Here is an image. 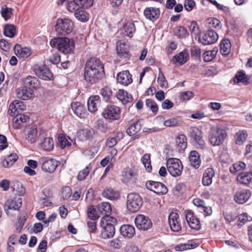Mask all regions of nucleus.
<instances>
[{
    "instance_id": "46",
    "label": "nucleus",
    "mask_w": 252,
    "mask_h": 252,
    "mask_svg": "<svg viewBox=\"0 0 252 252\" xmlns=\"http://www.w3.org/2000/svg\"><path fill=\"white\" fill-rule=\"evenodd\" d=\"M177 147L179 148V150H184L187 147V138L185 135L181 134L179 135L176 141Z\"/></svg>"
},
{
    "instance_id": "30",
    "label": "nucleus",
    "mask_w": 252,
    "mask_h": 252,
    "mask_svg": "<svg viewBox=\"0 0 252 252\" xmlns=\"http://www.w3.org/2000/svg\"><path fill=\"white\" fill-rule=\"evenodd\" d=\"M15 54L20 57L26 58L31 54V50L27 47L23 48L19 44H16L14 47Z\"/></svg>"
},
{
    "instance_id": "33",
    "label": "nucleus",
    "mask_w": 252,
    "mask_h": 252,
    "mask_svg": "<svg viewBox=\"0 0 252 252\" xmlns=\"http://www.w3.org/2000/svg\"><path fill=\"white\" fill-rule=\"evenodd\" d=\"M237 181L241 184L248 185L252 183V173L242 172L237 176Z\"/></svg>"
},
{
    "instance_id": "36",
    "label": "nucleus",
    "mask_w": 252,
    "mask_h": 252,
    "mask_svg": "<svg viewBox=\"0 0 252 252\" xmlns=\"http://www.w3.org/2000/svg\"><path fill=\"white\" fill-rule=\"evenodd\" d=\"M188 54L186 52H182L178 55L174 56L172 61L175 64H183L188 61Z\"/></svg>"
},
{
    "instance_id": "62",
    "label": "nucleus",
    "mask_w": 252,
    "mask_h": 252,
    "mask_svg": "<svg viewBox=\"0 0 252 252\" xmlns=\"http://www.w3.org/2000/svg\"><path fill=\"white\" fill-rule=\"evenodd\" d=\"M1 14L2 17H3L5 20L10 18L11 16L12 15V9L8 8L6 6L2 7Z\"/></svg>"
},
{
    "instance_id": "19",
    "label": "nucleus",
    "mask_w": 252,
    "mask_h": 252,
    "mask_svg": "<svg viewBox=\"0 0 252 252\" xmlns=\"http://www.w3.org/2000/svg\"><path fill=\"white\" fill-rule=\"evenodd\" d=\"M16 94L19 98L23 100L30 99L33 97L32 90L25 87L17 89Z\"/></svg>"
},
{
    "instance_id": "34",
    "label": "nucleus",
    "mask_w": 252,
    "mask_h": 252,
    "mask_svg": "<svg viewBox=\"0 0 252 252\" xmlns=\"http://www.w3.org/2000/svg\"><path fill=\"white\" fill-rule=\"evenodd\" d=\"M29 120V118L28 116L24 114H17L13 118V126L15 128L18 129L22 124L26 123Z\"/></svg>"
},
{
    "instance_id": "11",
    "label": "nucleus",
    "mask_w": 252,
    "mask_h": 252,
    "mask_svg": "<svg viewBox=\"0 0 252 252\" xmlns=\"http://www.w3.org/2000/svg\"><path fill=\"white\" fill-rule=\"evenodd\" d=\"M137 171L133 167H126L122 171L124 182L128 183L134 181L137 177Z\"/></svg>"
},
{
    "instance_id": "53",
    "label": "nucleus",
    "mask_w": 252,
    "mask_h": 252,
    "mask_svg": "<svg viewBox=\"0 0 252 252\" xmlns=\"http://www.w3.org/2000/svg\"><path fill=\"white\" fill-rule=\"evenodd\" d=\"M142 162L144 165L146 170L150 172L152 171V167L151 164V158L150 154H146L144 155L141 159Z\"/></svg>"
},
{
    "instance_id": "14",
    "label": "nucleus",
    "mask_w": 252,
    "mask_h": 252,
    "mask_svg": "<svg viewBox=\"0 0 252 252\" xmlns=\"http://www.w3.org/2000/svg\"><path fill=\"white\" fill-rule=\"evenodd\" d=\"M168 223L172 231L178 232L181 229L179 215L174 212H171L168 216Z\"/></svg>"
},
{
    "instance_id": "24",
    "label": "nucleus",
    "mask_w": 252,
    "mask_h": 252,
    "mask_svg": "<svg viewBox=\"0 0 252 252\" xmlns=\"http://www.w3.org/2000/svg\"><path fill=\"white\" fill-rule=\"evenodd\" d=\"M25 107L23 102L18 100H15L9 105L8 112L11 115H17V114H18V110H23Z\"/></svg>"
},
{
    "instance_id": "63",
    "label": "nucleus",
    "mask_w": 252,
    "mask_h": 252,
    "mask_svg": "<svg viewBox=\"0 0 252 252\" xmlns=\"http://www.w3.org/2000/svg\"><path fill=\"white\" fill-rule=\"evenodd\" d=\"M90 171L89 166H87L84 169L80 171L78 175L77 179L79 181H83L85 179Z\"/></svg>"
},
{
    "instance_id": "22",
    "label": "nucleus",
    "mask_w": 252,
    "mask_h": 252,
    "mask_svg": "<svg viewBox=\"0 0 252 252\" xmlns=\"http://www.w3.org/2000/svg\"><path fill=\"white\" fill-rule=\"evenodd\" d=\"M189 135L190 137L193 139L199 145L203 146L205 142L202 138V131L196 127H191Z\"/></svg>"
},
{
    "instance_id": "35",
    "label": "nucleus",
    "mask_w": 252,
    "mask_h": 252,
    "mask_svg": "<svg viewBox=\"0 0 252 252\" xmlns=\"http://www.w3.org/2000/svg\"><path fill=\"white\" fill-rule=\"evenodd\" d=\"M116 50L120 57L126 58L128 57L127 46L125 43L118 41L117 43Z\"/></svg>"
},
{
    "instance_id": "43",
    "label": "nucleus",
    "mask_w": 252,
    "mask_h": 252,
    "mask_svg": "<svg viewBox=\"0 0 252 252\" xmlns=\"http://www.w3.org/2000/svg\"><path fill=\"white\" fill-rule=\"evenodd\" d=\"M97 208L100 213L109 215L111 213L112 208L109 202H103L97 205Z\"/></svg>"
},
{
    "instance_id": "15",
    "label": "nucleus",
    "mask_w": 252,
    "mask_h": 252,
    "mask_svg": "<svg viewBox=\"0 0 252 252\" xmlns=\"http://www.w3.org/2000/svg\"><path fill=\"white\" fill-rule=\"evenodd\" d=\"M218 39V34L212 30L207 31L202 37L199 38L200 41L204 45L215 43Z\"/></svg>"
},
{
    "instance_id": "41",
    "label": "nucleus",
    "mask_w": 252,
    "mask_h": 252,
    "mask_svg": "<svg viewBox=\"0 0 252 252\" xmlns=\"http://www.w3.org/2000/svg\"><path fill=\"white\" fill-rule=\"evenodd\" d=\"M102 230L101 232L103 238H110L113 237L115 233V225H109L108 227H102Z\"/></svg>"
},
{
    "instance_id": "12",
    "label": "nucleus",
    "mask_w": 252,
    "mask_h": 252,
    "mask_svg": "<svg viewBox=\"0 0 252 252\" xmlns=\"http://www.w3.org/2000/svg\"><path fill=\"white\" fill-rule=\"evenodd\" d=\"M147 188L157 194H165L167 192L166 187L163 184L153 181L146 182Z\"/></svg>"
},
{
    "instance_id": "7",
    "label": "nucleus",
    "mask_w": 252,
    "mask_h": 252,
    "mask_svg": "<svg viewBox=\"0 0 252 252\" xmlns=\"http://www.w3.org/2000/svg\"><path fill=\"white\" fill-rule=\"evenodd\" d=\"M121 112V109L119 107L113 104H110L103 109L102 116L106 120H118L120 118Z\"/></svg>"
},
{
    "instance_id": "61",
    "label": "nucleus",
    "mask_w": 252,
    "mask_h": 252,
    "mask_svg": "<svg viewBox=\"0 0 252 252\" xmlns=\"http://www.w3.org/2000/svg\"><path fill=\"white\" fill-rule=\"evenodd\" d=\"M123 137V133H118L117 137H110L107 140L106 144L109 147H113L118 142V137L122 138Z\"/></svg>"
},
{
    "instance_id": "39",
    "label": "nucleus",
    "mask_w": 252,
    "mask_h": 252,
    "mask_svg": "<svg viewBox=\"0 0 252 252\" xmlns=\"http://www.w3.org/2000/svg\"><path fill=\"white\" fill-rule=\"evenodd\" d=\"M117 223L116 219L109 215H105L100 220L101 227H108L109 225H115Z\"/></svg>"
},
{
    "instance_id": "18",
    "label": "nucleus",
    "mask_w": 252,
    "mask_h": 252,
    "mask_svg": "<svg viewBox=\"0 0 252 252\" xmlns=\"http://www.w3.org/2000/svg\"><path fill=\"white\" fill-rule=\"evenodd\" d=\"M117 80L118 83L125 86H127L132 82L131 75L128 70H125L118 73Z\"/></svg>"
},
{
    "instance_id": "2",
    "label": "nucleus",
    "mask_w": 252,
    "mask_h": 252,
    "mask_svg": "<svg viewBox=\"0 0 252 252\" xmlns=\"http://www.w3.org/2000/svg\"><path fill=\"white\" fill-rule=\"evenodd\" d=\"M52 47H57L59 51L64 54H67L73 51L75 43L72 39L67 37H60L54 38L50 41Z\"/></svg>"
},
{
    "instance_id": "21",
    "label": "nucleus",
    "mask_w": 252,
    "mask_h": 252,
    "mask_svg": "<svg viewBox=\"0 0 252 252\" xmlns=\"http://www.w3.org/2000/svg\"><path fill=\"white\" fill-rule=\"evenodd\" d=\"M71 108L74 114L80 118L84 119L86 116L85 107L80 102H75L71 104Z\"/></svg>"
},
{
    "instance_id": "40",
    "label": "nucleus",
    "mask_w": 252,
    "mask_h": 252,
    "mask_svg": "<svg viewBox=\"0 0 252 252\" xmlns=\"http://www.w3.org/2000/svg\"><path fill=\"white\" fill-rule=\"evenodd\" d=\"M37 134V130L36 127L32 126L28 129L26 138L31 143H33L36 141Z\"/></svg>"
},
{
    "instance_id": "8",
    "label": "nucleus",
    "mask_w": 252,
    "mask_h": 252,
    "mask_svg": "<svg viewBox=\"0 0 252 252\" xmlns=\"http://www.w3.org/2000/svg\"><path fill=\"white\" fill-rule=\"evenodd\" d=\"M39 162L42 164V169L49 173L54 172L57 166L60 164V162L54 159H48L46 158H40Z\"/></svg>"
},
{
    "instance_id": "6",
    "label": "nucleus",
    "mask_w": 252,
    "mask_h": 252,
    "mask_svg": "<svg viewBox=\"0 0 252 252\" xmlns=\"http://www.w3.org/2000/svg\"><path fill=\"white\" fill-rule=\"evenodd\" d=\"M142 205V200L140 195L136 193L127 195L126 208L130 212L135 213L139 210Z\"/></svg>"
},
{
    "instance_id": "3",
    "label": "nucleus",
    "mask_w": 252,
    "mask_h": 252,
    "mask_svg": "<svg viewBox=\"0 0 252 252\" xmlns=\"http://www.w3.org/2000/svg\"><path fill=\"white\" fill-rule=\"evenodd\" d=\"M227 137V133L224 129L219 127H213L209 132V139L213 146H220Z\"/></svg>"
},
{
    "instance_id": "42",
    "label": "nucleus",
    "mask_w": 252,
    "mask_h": 252,
    "mask_svg": "<svg viewBox=\"0 0 252 252\" xmlns=\"http://www.w3.org/2000/svg\"><path fill=\"white\" fill-rule=\"evenodd\" d=\"M124 30L125 31L124 34L131 37L133 36V33L135 32L136 28L133 22H128L124 25Z\"/></svg>"
},
{
    "instance_id": "45",
    "label": "nucleus",
    "mask_w": 252,
    "mask_h": 252,
    "mask_svg": "<svg viewBox=\"0 0 252 252\" xmlns=\"http://www.w3.org/2000/svg\"><path fill=\"white\" fill-rule=\"evenodd\" d=\"M231 44L228 39L223 40L220 45V52L223 55H228L230 51Z\"/></svg>"
},
{
    "instance_id": "27",
    "label": "nucleus",
    "mask_w": 252,
    "mask_h": 252,
    "mask_svg": "<svg viewBox=\"0 0 252 252\" xmlns=\"http://www.w3.org/2000/svg\"><path fill=\"white\" fill-rule=\"evenodd\" d=\"M94 133L93 130L88 128L82 129L78 131L77 137L80 141H85L92 139Z\"/></svg>"
},
{
    "instance_id": "58",
    "label": "nucleus",
    "mask_w": 252,
    "mask_h": 252,
    "mask_svg": "<svg viewBox=\"0 0 252 252\" xmlns=\"http://www.w3.org/2000/svg\"><path fill=\"white\" fill-rule=\"evenodd\" d=\"M158 82L162 87H166L167 85V82L165 79L161 68H158Z\"/></svg>"
},
{
    "instance_id": "49",
    "label": "nucleus",
    "mask_w": 252,
    "mask_h": 252,
    "mask_svg": "<svg viewBox=\"0 0 252 252\" xmlns=\"http://www.w3.org/2000/svg\"><path fill=\"white\" fill-rule=\"evenodd\" d=\"M68 139L70 140L69 137H66L63 134H60L58 136V144L62 149H63L66 147L71 146V142L68 141Z\"/></svg>"
},
{
    "instance_id": "17",
    "label": "nucleus",
    "mask_w": 252,
    "mask_h": 252,
    "mask_svg": "<svg viewBox=\"0 0 252 252\" xmlns=\"http://www.w3.org/2000/svg\"><path fill=\"white\" fill-rule=\"evenodd\" d=\"M186 219L188 224L191 228L198 230L200 228V221L194 216L193 212L188 211L186 215Z\"/></svg>"
},
{
    "instance_id": "23",
    "label": "nucleus",
    "mask_w": 252,
    "mask_h": 252,
    "mask_svg": "<svg viewBox=\"0 0 252 252\" xmlns=\"http://www.w3.org/2000/svg\"><path fill=\"white\" fill-rule=\"evenodd\" d=\"M189 161L191 166L198 169L200 166L201 160L199 154L195 151H192L189 155Z\"/></svg>"
},
{
    "instance_id": "37",
    "label": "nucleus",
    "mask_w": 252,
    "mask_h": 252,
    "mask_svg": "<svg viewBox=\"0 0 252 252\" xmlns=\"http://www.w3.org/2000/svg\"><path fill=\"white\" fill-rule=\"evenodd\" d=\"M40 148L45 151H51L54 148L53 140L51 137H45L40 143Z\"/></svg>"
},
{
    "instance_id": "56",
    "label": "nucleus",
    "mask_w": 252,
    "mask_h": 252,
    "mask_svg": "<svg viewBox=\"0 0 252 252\" xmlns=\"http://www.w3.org/2000/svg\"><path fill=\"white\" fill-rule=\"evenodd\" d=\"M235 81H236L237 83L242 82L243 84H247L248 78L243 72L239 71L235 76Z\"/></svg>"
},
{
    "instance_id": "1",
    "label": "nucleus",
    "mask_w": 252,
    "mask_h": 252,
    "mask_svg": "<svg viewBox=\"0 0 252 252\" xmlns=\"http://www.w3.org/2000/svg\"><path fill=\"white\" fill-rule=\"evenodd\" d=\"M86 81L90 83H95L100 80L104 75L103 65L99 59L92 58L86 63L84 71Z\"/></svg>"
},
{
    "instance_id": "51",
    "label": "nucleus",
    "mask_w": 252,
    "mask_h": 252,
    "mask_svg": "<svg viewBox=\"0 0 252 252\" xmlns=\"http://www.w3.org/2000/svg\"><path fill=\"white\" fill-rule=\"evenodd\" d=\"M37 79L35 77L28 76L24 80V87L27 88L32 89L35 87Z\"/></svg>"
},
{
    "instance_id": "48",
    "label": "nucleus",
    "mask_w": 252,
    "mask_h": 252,
    "mask_svg": "<svg viewBox=\"0 0 252 252\" xmlns=\"http://www.w3.org/2000/svg\"><path fill=\"white\" fill-rule=\"evenodd\" d=\"M75 17L82 22H86L88 20V14L82 8H79L74 12Z\"/></svg>"
},
{
    "instance_id": "55",
    "label": "nucleus",
    "mask_w": 252,
    "mask_h": 252,
    "mask_svg": "<svg viewBox=\"0 0 252 252\" xmlns=\"http://www.w3.org/2000/svg\"><path fill=\"white\" fill-rule=\"evenodd\" d=\"M174 32L179 38H183L188 35L187 30L183 27L178 26L175 28Z\"/></svg>"
},
{
    "instance_id": "28",
    "label": "nucleus",
    "mask_w": 252,
    "mask_h": 252,
    "mask_svg": "<svg viewBox=\"0 0 252 252\" xmlns=\"http://www.w3.org/2000/svg\"><path fill=\"white\" fill-rule=\"evenodd\" d=\"M160 11L158 8L154 7H147L144 11V15L149 20L157 19L158 18Z\"/></svg>"
},
{
    "instance_id": "44",
    "label": "nucleus",
    "mask_w": 252,
    "mask_h": 252,
    "mask_svg": "<svg viewBox=\"0 0 252 252\" xmlns=\"http://www.w3.org/2000/svg\"><path fill=\"white\" fill-rule=\"evenodd\" d=\"M16 33V29L14 25L7 24L5 26L3 33L5 36L12 38L13 37Z\"/></svg>"
},
{
    "instance_id": "13",
    "label": "nucleus",
    "mask_w": 252,
    "mask_h": 252,
    "mask_svg": "<svg viewBox=\"0 0 252 252\" xmlns=\"http://www.w3.org/2000/svg\"><path fill=\"white\" fill-rule=\"evenodd\" d=\"M251 196V192L250 190L240 189L236 192L234 196V199L238 204H242L247 201Z\"/></svg>"
},
{
    "instance_id": "54",
    "label": "nucleus",
    "mask_w": 252,
    "mask_h": 252,
    "mask_svg": "<svg viewBox=\"0 0 252 252\" xmlns=\"http://www.w3.org/2000/svg\"><path fill=\"white\" fill-rule=\"evenodd\" d=\"M208 26L210 28H214L216 30L221 29V24L220 22L217 19L210 18L208 19Z\"/></svg>"
},
{
    "instance_id": "29",
    "label": "nucleus",
    "mask_w": 252,
    "mask_h": 252,
    "mask_svg": "<svg viewBox=\"0 0 252 252\" xmlns=\"http://www.w3.org/2000/svg\"><path fill=\"white\" fill-rule=\"evenodd\" d=\"M215 171L212 168L206 169L203 174L202 183L204 186H208L212 183V178L215 176Z\"/></svg>"
},
{
    "instance_id": "4",
    "label": "nucleus",
    "mask_w": 252,
    "mask_h": 252,
    "mask_svg": "<svg viewBox=\"0 0 252 252\" xmlns=\"http://www.w3.org/2000/svg\"><path fill=\"white\" fill-rule=\"evenodd\" d=\"M74 29V24L69 19H58L56 22V31L60 35H65L70 33Z\"/></svg>"
},
{
    "instance_id": "5",
    "label": "nucleus",
    "mask_w": 252,
    "mask_h": 252,
    "mask_svg": "<svg viewBox=\"0 0 252 252\" xmlns=\"http://www.w3.org/2000/svg\"><path fill=\"white\" fill-rule=\"evenodd\" d=\"M166 166L168 172L173 177H179L182 173L183 166L178 158H168L166 161Z\"/></svg>"
},
{
    "instance_id": "64",
    "label": "nucleus",
    "mask_w": 252,
    "mask_h": 252,
    "mask_svg": "<svg viewBox=\"0 0 252 252\" xmlns=\"http://www.w3.org/2000/svg\"><path fill=\"white\" fill-rule=\"evenodd\" d=\"M216 54V52L214 50L205 52L203 54L204 61L206 62L211 61L215 57Z\"/></svg>"
},
{
    "instance_id": "16",
    "label": "nucleus",
    "mask_w": 252,
    "mask_h": 252,
    "mask_svg": "<svg viewBox=\"0 0 252 252\" xmlns=\"http://www.w3.org/2000/svg\"><path fill=\"white\" fill-rule=\"evenodd\" d=\"M22 204V199L20 197H15L13 199H8L5 202V210L8 214V210H18Z\"/></svg>"
},
{
    "instance_id": "9",
    "label": "nucleus",
    "mask_w": 252,
    "mask_h": 252,
    "mask_svg": "<svg viewBox=\"0 0 252 252\" xmlns=\"http://www.w3.org/2000/svg\"><path fill=\"white\" fill-rule=\"evenodd\" d=\"M135 223L137 228L141 230H147L152 226L151 220L148 217L143 215H138L135 219Z\"/></svg>"
},
{
    "instance_id": "25",
    "label": "nucleus",
    "mask_w": 252,
    "mask_h": 252,
    "mask_svg": "<svg viewBox=\"0 0 252 252\" xmlns=\"http://www.w3.org/2000/svg\"><path fill=\"white\" fill-rule=\"evenodd\" d=\"M121 234L127 238H132L135 234V229L131 225H123L120 228Z\"/></svg>"
},
{
    "instance_id": "38",
    "label": "nucleus",
    "mask_w": 252,
    "mask_h": 252,
    "mask_svg": "<svg viewBox=\"0 0 252 252\" xmlns=\"http://www.w3.org/2000/svg\"><path fill=\"white\" fill-rule=\"evenodd\" d=\"M18 158L16 154H11L2 161V166L4 168H9L12 166Z\"/></svg>"
},
{
    "instance_id": "50",
    "label": "nucleus",
    "mask_w": 252,
    "mask_h": 252,
    "mask_svg": "<svg viewBox=\"0 0 252 252\" xmlns=\"http://www.w3.org/2000/svg\"><path fill=\"white\" fill-rule=\"evenodd\" d=\"M246 164L244 162L239 161L233 164L229 168L230 171L232 173H235L237 172L243 170L246 168Z\"/></svg>"
},
{
    "instance_id": "47",
    "label": "nucleus",
    "mask_w": 252,
    "mask_h": 252,
    "mask_svg": "<svg viewBox=\"0 0 252 252\" xmlns=\"http://www.w3.org/2000/svg\"><path fill=\"white\" fill-rule=\"evenodd\" d=\"M247 137V133L244 130H241L237 132L235 135V142L238 145H241L246 141Z\"/></svg>"
},
{
    "instance_id": "31",
    "label": "nucleus",
    "mask_w": 252,
    "mask_h": 252,
    "mask_svg": "<svg viewBox=\"0 0 252 252\" xmlns=\"http://www.w3.org/2000/svg\"><path fill=\"white\" fill-rule=\"evenodd\" d=\"M103 197L109 200L117 199L120 197V193L118 191L112 188L105 189L102 192Z\"/></svg>"
},
{
    "instance_id": "26",
    "label": "nucleus",
    "mask_w": 252,
    "mask_h": 252,
    "mask_svg": "<svg viewBox=\"0 0 252 252\" xmlns=\"http://www.w3.org/2000/svg\"><path fill=\"white\" fill-rule=\"evenodd\" d=\"M99 103L100 97L98 95L91 96L88 100V110L91 112L96 111Z\"/></svg>"
},
{
    "instance_id": "59",
    "label": "nucleus",
    "mask_w": 252,
    "mask_h": 252,
    "mask_svg": "<svg viewBox=\"0 0 252 252\" xmlns=\"http://www.w3.org/2000/svg\"><path fill=\"white\" fill-rule=\"evenodd\" d=\"M146 105L149 108L153 113H157L158 111V106L157 103L151 99L146 100Z\"/></svg>"
},
{
    "instance_id": "52",
    "label": "nucleus",
    "mask_w": 252,
    "mask_h": 252,
    "mask_svg": "<svg viewBox=\"0 0 252 252\" xmlns=\"http://www.w3.org/2000/svg\"><path fill=\"white\" fill-rule=\"evenodd\" d=\"M87 215L88 218L92 220H96L99 217V216L94 206H90L88 207L87 210Z\"/></svg>"
},
{
    "instance_id": "20",
    "label": "nucleus",
    "mask_w": 252,
    "mask_h": 252,
    "mask_svg": "<svg viewBox=\"0 0 252 252\" xmlns=\"http://www.w3.org/2000/svg\"><path fill=\"white\" fill-rule=\"evenodd\" d=\"M116 96L124 105L131 103L133 101L132 95L124 90H119Z\"/></svg>"
},
{
    "instance_id": "10",
    "label": "nucleus",
    "mask_w": 252,
    "mask_h": 252,
    "mask_svg": "<svg viewBox=\"0 0 252 252\" xmlns=\"http://www.w3.org/2000/svg\"><path fill=\"white\" fill-rule=\"evenodd\" d=\"M34 71L35 75L44 80H51L53 75L50 70L45 66L35 65L34 66Z\"/></svg>"
},
{
    "instance_id": "60",
    "label": "nucleus",
    "mask_w": 252,
    "mask_h": 252,
    "mask_svg": "<svg viewBox=\"0 0 252 252\" xmlns=\"http://www.w3.org/2000/svg\"><path fill=\"white\" fill-rule=\"evenodd\" d=\"M81 8H89L93 4L94 0H74Z\"/></svg>"
},
{
    "instance_id": "57",
    "label": "nucleus",
    "mask_w": 252,
    "mask_h": 252,
    "mask_svg": "<svg viewBox=\"0 0 252 252\" xmlns=\"http://www.w3.org/2000/svg\"><path fill=\"white\" fill-rule=\"evenodd\" d=\"M198 245L196 244L194 245L190 244H181L178 245L175 247V249L176 251H183L184 250H189L192 248H196Z\"/></svg>"
},
{
    "instance_id": "32",
    "label": "nucleus",
    "mask_w": 252,
    "mask_h": 252,
    "mask_svg": "<svg viewBox=\"0 0 252 252\" xmlns=\"http://www.w3.org/2000/svg\"><path fill=\"white\" fill-rule=\"evenodd\" d=\"M142 120H138L133 123L126 130V133L129 136H133L137 133L142 127Z\"/></svg>"
}]
</instances>
